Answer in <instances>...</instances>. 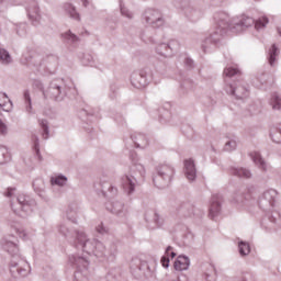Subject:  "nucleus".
Segmentation results:
<instances>
[{
	"instance_id": "obj_4",
	"label": "nucleus",
	"mask_w": 281,
	"mask_h": 281,
	"mask_svg": "<svg viewBox=\"0 0 281 281\" xmlns=\"http://www.w3.org/2000/svg\"><path fill=\"white\" fill-rule=\"evenodd\" d=\"M175 256H177V254H175V252L172 251V247L169 246V247L166 249V256L162 257L161 260H160L162 267L168 268L169 265H170V258H175Z\"/></svg>"
},
{
	"instance_id": "obj_7",
	"label": "nucleus",
	"mask_w": 281,
	"mask_h": 281,
	"mask_svg": "<svg viewBox=\"0 0 281 281\" xmlns=\"http://www.w3.org/2000/svg\"><path fill=\"white\" fill-rule=\"evenodd\" d=\"M231 93L232 95H236V98L243 99V98H246L247 95V89L239 87V88H236L235 90L232 89Z\"/></svg>"
},
{
	"instance_id": "obj_6",
	"label": "nucleus",
	"mask_w": 281,
	"mask_h": 281,
	"mask_svg": "<svg viewBox=\"0 0 281 281\" xmlns=\"http://www.w3.org/2000/svg\"><path fill=\"white\" fill-rule=\"evenodd\" d=\"M250 157L252 158L254 162L259 166V168H262L265 170V160H262V157H260V154L257 151H254L250 154Z\"/></svg>"
},
{
	"instance_id": "obj_30",
	"label": "nucleus",
	"mask_w": 281,
	"mask_h": 281,
	"mask_svg": "<svg viewBox=\"0 0 281 281\" xmlns=\"http://www.w3.org/2000/svg\"><path fill=\"white\" fill-rule=\"evenodd\" d=\"M19 273H20V274L23 273V270H19Z\"/></svg>"
},
{
	"instance_id": "obj_31",
	"label": "nucleus",
	"mask_w": 281,
	"mask_h": 281,
	"mask_svg": "<svg viewBox=\"0 0 281 281\" xmlns=\"http://www.w3.org/2000/svg\"><path fill=\"white\" fill-rule=\"evenodd\" d=\"M220 34H223V31H220Z\"/></svg>"
},
{
	"instance_id": "obj_13",
	"label": "nucleus",
	"mask_w": 281,
	"mask_h": 281,
	"mask_svg": "<svg viewBox=\"0 0 281 281\" xmlns=\"http://www.w3.org/2000/svg\"><path fill=\"white\" fill-rule=\"evenodd\" d=\"M124 188L125 190H127L128 194H131V192L135 190V184H133V181L131 180V178L128 177L125 178Z\"/></svg>"
},
{
	"instance_id": "obj_18",
	"label": "nucleus",
	"mask_w": 281,
	"mask_h": 281,
	"mask_svg": "<svg viewBox=\"0 0 281 281\" xmlns=\"http://www.w3.org/2000/svg\"><path fill=\"white\" fill-rule=\"evenodd\" d=\"M0 60H2V63H10L11 57L8 50L0 48Z\"/></svg>"
},
{
	"instance_id": "obj_9",
	"label": "nucleus",
	"mask_w": 281,
	"mask_h": 281,
	"mask_svg": "<svg viewBox=\"0 0 281 281\" xmlns=\"http://www.w3.org/2000/svg\"><path fill=\"white\" fill-rule=\"evenodd\" d=\"M234 175H236L237 177H244V179H249V177H251V172L244 168L235 169Z\"/></svg>"
},
{
	"instance_id": "obj_15",
	"label": "nucleus",
	"mask_w": 281,
	"mask_h": 281,
	"mask_svg": "<svg viewBox=\"0 0 281 281\" xmlns=\"http://www.w3.org/2000/svg\"><path fill=\"white\" fill-rule=\"evenodd\" d=\"M52 183H55V186H64L67 183V178L65 176H59L57 178H52Z\"/></svg>"
},
{
	"instance_id": "obj_29",
	"label": "nucleus",
	"mask_w": 281,
	"mask_h": 281,
	"mask_svg": "<svg viewBox=\"0 0 281 281\" xmlns=\"http://www.w3.org/2000/svg\"><path fill=\"white\" fill-rule=\"evenodd\" d=\"M122 14H124V9H121Z\"/></svg>"
},
{
	"instance_id": "obj_11",
	"label": "nucleus",
	"mask_w": 281,
	"mask_h": 281,
	"mask_svg": "<svg viewBox=\"0 0 281 281\" xmlns=\"http://www.w3.org/2000/svg\"><path fill=\"white\" fill-rule=\"evenodd\" d=\"M237 74H239L237 68L228 67L224 70V76L227 78H233V76H237Z\"/></svg>"
},
{
	"instance_id": "obj_22",
	"label": "nucleus",
	"mask_w": 281,
	"mask_h": 281,
	"mask_svg": "<svg viewBox=\"0 0 281 281\" xmlns=\"http://www.w3.org/2000/svg\"><path fill=\"white\" fill-rule=\"evenodd\" d=\"M70 16L72 18V19H80V15H78V13H76V9L75 8H72V7H70Z\"/></svg>"
},
{
	"instance_id": "obj_25",
	"label": "nucleus",
	"mask_w": 281,
	"mask_h": 281,
	"mask_svg": "<svg viewBox=\"0 0 281 281\" xmlns=\"http://www.w3.org/2000/svg\"><path fill=\"white\" fill-rule=\"evenodd\" d=\"M14 190H16V189L9 188L5 193V196H12V192H14Z\"/></svg>"
},
{
	"instance_id": "obj_8",
	"label": "nucleus",
	"mask_w": 281,
	"mask_h": 281,
	"mask_svg": "<svg viewBox=\"0 0 281 281\" xmlns=\"http://www.w3.org/2000/svg\"><path fill=\"white\" fill-rule=\"evenodd\" d=\"M221 212V204L218 202H213L210 207V216L214 218L216 214Z\"/></svg>"
},
{
	"instance_id": "obj_21",
	"label": "nucleus",
	"mask_w": 281,
	"mask_h": 281,
	"mask_svg": "<svg viewBox=\"0 0 281 281\" xmlns=\"http://www.w3.org/2000/svg\"><path fill=\"white\" fill-rule=\"evenodd\" d=\"M5 133H8V127L0 121V135H5Z\"/></svg>"
},
{
	"instance_id": "obj_16",
	"label": "nucleus",
	"mask_w": 281,
	"mask_h": 281,
	"mask_svg": "<svg viewBox=\"0 0 281 281\" xmlns=\"http://www.w3.org/2000/svg\"><path fill=\"white\" fill-rule=\"evenodd\" d=\"M147 14V21H161V19L159 18V12L158 11H149L146 13Z\"/></svg>"
},
{
	"instance_id": "obj_3",
	"label": "nucleus",
	"mask_w": 281,
	"mask_h": 281,
	"mask_svg": "<svg viewBox=\"0 0 281 281\" xmlns=\"http://www.w3.org/2000/svg\"><path fill=\"white\" fill-rule=\"evenodd\" d=\"M176 271H186L190 267V259L186 256H179L173 265Z\"/></svg>"
},
{
	"instance_id": "obj_14",
	"label": "nucleus",
	"mask_w": 281,
	"mask_h": 281,
	"mask_svg": "<svg viewBox=\"0 0 281 281\" xmlns=\"http://www.w3.org/2000/svg\"><path fill=\"white\" fill-rule=\"evenodd\" d=\"M276 56H278V47H276V45H272L269 58L270 65H273L276 63Z\"/></svg>"
},
{
	"instance_id": "obj_2",
	"label": "nucleus",
	"mask_w": 281,
	"mask_h": 281,
	"mask_svg": "<svg viewBox=\"0 0 281 281\" xmlns=\"http://www.w3.org/2000/svg\"><path fill=\"white\" fill-rule=\"evenodd\" d=\"M184 170L187 179H189V181H194V179L196 178V168L194 167V160H184Z\"/></svg>"
},
{
	"instance_id": "obj_26",
	"label": "nucleus",
	"mask_w": 281,
	"mask_h": 281,
	"mask_svg": "<svg viewBox=\"0 0 281 281\" xmlns=\"http://www.w3.org/2000/svg\"><path fill=\"white\" fill-rule=\"evenodd\" d=\"M18 234H19L20 236H25V234H23V233H21V232H19V231H18Z\"/></svg>"
},
{
	"instance_id": "obj_12",
	"label": "nucleus",
	"mask_w": 281,
	"mask_h": 281,
	"mask_svg": "<svg viewBox=\"0 0 281 281\" xmlns=\"http://www.w3.org/2000/svg\"><path fill=\"white\" fill-rule=\"evenodd\" d=\"M272 109L279 110L281 106V99L278 94H273L271 99Z\"/></svg>"
},
{
	"instance_id": "obj_28",
	"label": "nucleus",
	"mask_w": 281,
	"mask_h": 281,
	"mask_svg": "<svg viewBox=\"0 0 281 281\" xmlns=\"http://www.w3.org/2000/svg\"><path fill=\"white\" fill-rule=\"evenodd\" d=\"M279 35L281 36V29H278Z\"/></svg>"
},
{
	"instance_id": "obj_32",
	"label": "nucleus",
	"mask_w": 281,
	"mask_h": 281,
	"mask_svg": "<svg viewBox=\"0 0 281 281\" xmlns=\"http://www.w3.org/2000/svg\"><path fill=\"white\" fill-rule=\"evenodd\" d=\"M0 164H3V160H0Z\"/></svg>"
},
{
	"instance_id": "obj_23",
	"label": "nucleus",
	"mask_w": 281,
	"mask_h": 281,
	"mask_svg": "<svg viewBox=\"0 0 281 281\" xmlns=\"http://www.w3.org/2000/svg\"><path fill=\"white\" fill-rule=\"evenodd\" d=\"M40 124H41L44 133H47V122L46 121H40Z\"/></svg>"
},
{
	"instance_id": "obj_19",
	"label": "nucleus",
	"mask_w": 281,
	"mask_h": 281,
	"mask_svg": "<svg viewBox=\"0 0 281 281\" xmlns=\"http://www.w3.org/2000/svg\"><path fill=\"white\" fill-rule=\"evenodd\" d=\"M234 148H236V143L234 140L226 143L225 150H234Z\"/></svg>"
},
{
	"instance_id": "obj_24",
	"label": "nucleus",
	"mask_w": 281,
	"mask_h": 281,
	"mask_svg": "<svg viewBox=\"0 0 281 281\" xmlns=\"http://www.w3.org/2000/svg\"><path fill=\"white\" fill-rule=\"evenodd\" d=\"M67 38H69L70 41H78V37L71 33H67L66 34Z\"/></svg>"
},
{
	"instance_id": "obj_1",
	"label": "nucleus",
	"mask_w": 281,
	"mask_h": 281,
	"mask_svg": "<svg viewBox=\"0 0 281 281\" xmlns=\"http://www.w3.org/2000/svg\"><path fill=\"white\" fill-rule=\"evenodd\" d=\"M218 20V27L222 30H232L233 32H240L243 30V27H250V25H254L255 23V27L256 30H261V27H265V25H267V23H269V19L267 18H261L257 21H254L251 18L247 16V15H243L240 19V23H236L235 26H232V24H229L227 22V14L222 13L221 15H218L216 18Z\"/></svg>"
},
{
	"instance_id": "obj_27",
	"label": "nucleus",
	"mask_w": 281,
	"mask_h": 281,
	"mask_svg": "<svg viewBox=\"0 0 281 281\" xmlns=\"http://www.w3.org/2000/svg\"><path fill=\"white\" fill-rule=\"evenodd\" d=\"M272 139H273V142H277V143H279V142H280V140H276L274 136H272Z\"/></svg>"
},
{
	"instance_id": "obj_17",
	"label": "nucleus",
	"mask_w": 281,
	"mask_h": 281,
	"mask_svg": "<svg viewBox=\"0 0 281 281\" xmlns=\"http://www.w3.org/2000/svg\"><path fill=\"white\" fill-rule=\"evenodd\" d=\"M166 175H172V168H170L169 166H162L159 169V176L160 177H166Z\"/></svg>"
},
{
	"instance_id": "obj_5",
	"label": "nucleus",
	"mask_w": 281,
	"mask_h": 281,
	"mask_svg": "<svg viewBox=\"0 0 281 281\" xmlns=\"http://www.w3.org/2000/svg\"><path fill=\"white\" fill-rule=\"evenodd\" d=\"M0 106L3 111H8L12 108V102L10 101V98H8L7 93L0 92Z\"/></svg>"
},
{
	"instance_id": "obj_10",
	"label": "nucleus",
	"mask_w": 281,
	"mask_h": 281,
	"mask_svg": "<svg viewBox=\"0 0 281 281\" xmlns=\"http://www.w3.org/2000/svg\"><path fill=\"white\" fill-rule=\"evenodd\" d=\"M249 251H251V249L249 248V244L247 243H239V254L241 256H247L249 255Z\"/></svg>"
},
{
	"instance_id": "obj_20",
	"label": "nucleus",
	"mask_w": 281,
	"mask_h": 281,
	"mask_svg": "<svg viewBox=\"0 0 281 281\" xmlns=\"http://www.w3.org/2000/svg\"><path fill=\"white\" fill-rule=\"evenodd\" d=\"M77 239L79 240L80 245L85 246V243H87V236L85 235V233H80L77 237Z\"/></svg>"
}]
</instances>
